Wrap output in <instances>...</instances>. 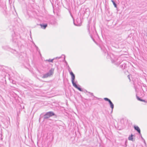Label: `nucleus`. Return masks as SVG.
Returning a JSON list of instances; mask_svg holds the SVG:
<instances>
[{
    "mask_svg": "<svg viewBox=\"0 0 147 147\" xmlns=\"http://www.w3.org/2000/svg\"><path fill=\"white\" fill-rule=\"evenodd\" d=\"M55 115V114L53 111H49L47 112L44 116V119H47L50 117Z\"/></svg>",
    "mask_w": 147,
    "mask_h": 147,
    "instance_id": "obj_5",
    "label": "nucleus"
},
{
    "mask_svg": "<svg viewBox=\"0 0 147 147\" xmlns=\"http://www.w3.org/2000/svg\"><path fill=\"white\" fill-rule=\"evenodd\" d=\"M86 92H88V93H89L90 94V95L92 96H93L94 97H95L93 95V93H91L90 92H88L86 90Z\"/></svg>",
    "mask_w": 147,
    "mask_h": 147,
    "instance_id": "obj_21",
    "label": "nucleus"
},
{
    "mask_svg": "<svg viewBox=\"0 0 147 147\" xmlns=\"http://www.w3.org/2000/svg\"><path fill=\"white\" fill-rule=\"evenodd\" d=\"M19 34H16L15 32L12 35V42L16 44L17 45L19 46L21 45V42L18 40L20 38Z\"/></svg>",
    "mask_w": 147,
    "mask_h": 147,
    "instance_id": "obj_4",
    "label": "nucleus"
},
{
    "mask_svg": "<svg viewBox=\"0 0 147 147\" xmlns=\"http://www.w3.org/2000/svg\"><path fill=\"white\" fill-rule=\"evenodd\" d=\"M104 99L105 101H108L109 102L110 107L111 109V112H112L114 107V104L111 100L108 98H105Z\"/></svg>",
    "mask_w": 147,
    "mask_h": 147,
    "instance_id": "obj_7",
    "label": "nucleus"
},
{
    "mask_svg": "<svg viewBox=\"0 0 147 147\" xmlns=\"http://www.w3.org/2000/svg\"><path fill=\"white\" fill-rule=\"evenodd\" d=\"M54 71V69L51 68L50 69L49 71L47 73L49 74V75L51 76V75H52L53 74Z\"/></svg>",
    "mask_w": 147,
    "mask_h": 147,
    "instance_id": "obj_13",
    "label": "nucleus"
},
{
    "mask_svg": "<svg viewBox=\"0 0 147 147\" xmlns=\"http://www.w3.org/2000/svg\"><path fill=\"white\" fill-rule=\"evenodd\" d=\"M128 78L129 79V80H130V77H129V75H128Z\"/></svg>",
    "mask_w": 147,
    "mask_h": 147,
    "instance_id": "obj_29",
    "label": "nucleus"
},
{
    "mask_svg": "<svg viewBox=\"0 0 147 147\" xmlns=\"http://www.w3.org/2000/svg\"><path fill=\"white\" fill-rule=\"evenodd\" d=\"M136 97L137 98V99L139 101H140L141 100V98H140L139 96H138L137 95H136Z\"/></svg>",
    "mask_w": 147,
    "mask_h": 147,
    "instance_id": "obj_24",
    "label": "nucleus"
},
{
    "mask_svg": "<svg viewBox=\"0 0 147 147\" xmlns=\"http://www.w3.org/2000/svg\"><path fill=\"white\" fill-rule=\"evenodd\" d=\"M74 24L76 26H80L81 25V22L80 21V23H79V24H75L74 23Z\"/></svg>",
    "mask_w": 147,
    "mask_h": 147,
    "instance_id": "obj_22",
    "label": "nucleus"
},
{
    "mask_svg": "<svg viewBox=\"0 0 147 147\" xmlns=\"http://www.w3.org/2000/svg\"><path fill=\"white\" fill-rule=\"evenodd\" d=\"M141 88L143 92H145L147 91V86H146V84H143L141 86Z\"/></svg>",
    "mask_w": 147,
    "mask_h": 147,
    "instance_id": "obj_11",
    "label": "nucleus"
},
{
    "mask_svg": "<svg viewBox=\"0 0 147 147\" xmlns=\"http://www.w3.org/2000/svg\"><path fill=\"white\" fill-rule=\"evenodd\" d=\"M111 1L113 3V5L114 6V7H115L117 8V5L116 3L113 0H112Z\"/></svg>",
    "mask_w": 147,
    "mask_h": 147,
    "instance_id": "obj_19",
    "label": "nucleus"
},
{
    "mask_svg": "<svg viewBox=\"0 0 147 147\" xmlns=\"http://www.w3.org/2000/svg\"><path fill=\"white\" fill-rule=\"evenodd\" d=\"M14 82H15L13 81V80L12 81V83L13 84H14Z\"/></svg>",
    "mask_w": 147,
    "mask_h": 147,
    "instance_id": "obj_30",
    "label": "nucleus"
},
{
    "mask_svg": "<svg viewBox=\"0 0 147 147\" xmlns=\"http://www.w3.org/2000/svg\"><path fill=\"white\" fill-rule=\"evenodd\" d=\"M134 135L131 134L130 135H129L128 138V139L129 140L132 141H134L135 140V139L133 138Z\"/></svg>",
    "mask_w": 147,
    "mask_h": 147,
    "instance_id": "obj_15",
    "label": "nucleus"
},
{
    "mask_svg": "<svg viewBox=\"0 0 147 147\" xmlns=\"http://www.w3.org/2000/svg\"><path fill=\"white\" fill-rule=\"evenodd\" d=\"M16 54V56L19 58V59L22 61L24 60V56L26 55L23 52H21L18 54V52Z\"/></svg>",
    "mask_w": 147,
    "mask_h": 147,
    "instance_id": "obj_8",
    "label": "nucleus"
},
{
    "mask_svg": "<svg viewBox=\"0 0 147 147\" xmlns=\"http://www.w3.org/2000/svg\"><path fill=\"white\" fill-rule=\"evenodd\" d=\"M41 28L43 29H45L47 26V24H40Z\"/></svg>",
    "mask_w": 147,
    "mask_h": 147,
    "instance_id": "obj_14",
    "label": "nucleus"
},
{
    "mask_svg": "<svg viewBox=\"0 0 147 147\" xmlns=\"http://www.w3.org/2000/svg\"><path fill=\"white\" fill-rule=\"evenodd\" d=\"M35 47L36 48V50L40 54V55H41V54L40 53V51L38 47L34 44Z\"/></svg>",
    "mask_w": 147,
    "mask_h": 147,
    "instance_id": "obj_18",
    "label": "nucleus"
},
{
    "mask_svg": "<svg viewBox=\"0 0 147 147\" xmlns=\"http://www.w3.org/2000/svg\"><path fill=\"white\" fill-rule=\"evenodd\" d=\"M101 50L104 53L105 55H107V59L111 58V62L115 65L118 66L121 63V58L115 55L112 53L110 54L108 52L104 46L100 47Z\"/></svg>",
    "mask_w": 147,
    "mask_h": 147,
    "instance_id": "obj_1",
    "label": "nucleus"
},
{
    "mask_svg": "<svg viewBox=\"0 0 147 147\" xmlns=\"http://www.w3.org/2000/svg\"><path fill=\"white\" fill-rule=\"evenodd\" d=\"M90 21H89L88 22V24L87 25V27L90 37L92 40L95 42L94 37L95 38L98 37V35L96 32L95 26H91V28L90 27Z\"/></svg>",
    "mask_w": 147,
    "mask_h": 147,
    "instance_id": "obj_2",
    "label": "nucleus"
},
{
    "mask_svg": "<svg viewBox=\"0 0 147 147\" xmlns=\"http://www.w3.org/2000/svg\"><path fill=\"white\" fill-rule=\"evenodd\" d=\"M127 142V141L126 140L125 143L124 145V147H126L127 146V144H126V143Z\"/></svg>",
    "mask_w": 147,
    "mask_h": 147,
    "instance_id": "obj_25",
    "label": "nucleus"
},
{
    "mask_svg": "<svg viewBox=\"0 0 147 147\" xmlns=\"http://www.w3.org/2000/svg\"><path fill=\"white\" fill-rule=\"evenodd\" d=\"M50 76L49 75V74L47 73L45 74H43L42 77V78H45Z\"/></svg>",
    "mask_w": 147,
    "mask_h": 147,
    "instance_id": "obj_16",
    "label": "nucleus"
},
{
    "mask_svg": "<svg viewBox=\"0 0 147 147\" xmlns=\"http://www.w3.org/2000/svg\"><path fill=\"white\" fill-rule=\"evenodd\" d=\"M50 24L53 25H57V22L54 19L51 20L49 22Z\"/></svg>",
    "mask_w": 147,
    "mask_h": 147,
    "instance_id": "obj_10",
    "label": "nucleus"
},
{
    "mask_svg": "<svg viewBox=\"0 0 147 147\" xmlns=\"http://www.w3.org/2000/svg\"><path fill=\"white\" fill-rule=\"evenodd\" d=\"M60 58H61V57H57L55 58H54L53 59H49L48 60H46L45 61H48L49 62L53 63V61L55 59H57V58L60 59Z\"/></svg>",
    "mask_w": 147,
    "mask_h": 147,
    "instance_id": "obj_17",
    "label": "nucleus"
},
{
    "mask_svg": "<svg viewBox=\"0 0 147 147\" xmlns=\"http://www.w3.org/2000/svg\"><path fill=\"white\" fill-rule=\"evenodd\" d=\"M140 101H142V102H146V101L144 100H143L142 99H141V100H140Z\"/></svg>",
    "mask_w": 147,
    "mask_h": 147,
    "instance_id": "obj_27",
    "label": "nucleus"
},
{
    "mask_svg": "<svg viewBox=\"0 0 147 147\" xmlns=\"http://www.w3.org/2000/svg\"><path fill=\"white\" fill-rule=\"evenodd\" d=\"M143 140H144V144H145V145L146 146V142L145 141V140L144 139Z\"/></svg>",
    "mask_w": 147,
    "mask_h": 147,
    "instance_id": "obj_26",
    "label": "nucleus"
},
{
    "mask_svg": "<svg viewBox=\"0 0 147 147\" xmlns=\"http://www.w3.org/2000/svg\"><path fill=\"white\" fill-rule=\"evenodd\" d=\"M121 63H122V64L120 66V68L123 69H125L127 67V63H125L123 61H121Z\"/></svg>",
    "mask_w": 147,
    "mask_h": 147,
    "instance_id": "obj_9",
    "label": "nucleus"
},
{
    "mask_svg": "<svg viewBox=\"0 0 147 147\" xmlns=\"http://www.w3.org/2000/svg\"><path fill=\"white\" fill-rule=\"evenodd\" d=\"M67 68L69 74L71 75V81L73 84V85L75 88L77 89L78 90L80 91H83L82 89L80 88V86L79 85H77L76 83L77 82H75V76L74 74L71 71V69L69 67L68 65H67Z\"/></svg>",
    "mask_w": 147,
    "mask_h": 147,
    "instance_id": "obj_3",
    "label": "nucleus"
},
{
    "mask_svg": "<svg viewBox=\"0 0 147 147\" xmlns=\"http://www.w3.org/2000/svg\"><path fill=\"white\" fill-rule=\"evenodd\" d=\"M64 62L66 64V65H68V63H67V62L65 60V56H64Z\"/></svg>",
    "mask_w": 147,
    "mask_h": 147,
    "instance_id": "obj_23",
    "label": "nucleus"
},
{
    "mask_svg": "<svg viewBox=\"0 0 147 147\" xmlns=\"http://www.w3.org/2000/svg\"><path fill=\"white\" fill-rule=\"evenodd\" d=\"M135 130L137 131L140 135H141L140 132V130L139 127L137 126H135L134 127Z\"/></svg>",
    "mask_w": 147,
    "mask_h": 147,
    "instance_id": "obj_12",
    "label": "nucleus"
},
{
    "mask_svg": "<svg viewBox=\"0 0 147 147\" xmlns=\"http://www.w3.org/2000/svg\"><path fill=\"white\" fill-rule=\"evenodd\" d=\"M2 48L3 49L5 50H8L14 54H16L17 53V51L16 50L10 48L8 46L6 45L3 46L2 47Z\"/></svg>",
    "mask_w": 147,
    "mask_h": 147,
    "instance_id": "obj_6",
    "label": "nucleus"
},
{
    "mask_svg": "<svg viewBox=\"0 0 147 147\" xmlns=\"http://www.w3.org/2000/svg\"><path fill=\"white\" fill-rule=\"evenodd\" d=\"M5 3L4 2H3L1 4H0V6L1 7H5Z\"/></svg>",
    "mask_w": 147,
    "mask_h": 147,
    "instance_id": "obj_20",
    "label": "nucleus"
},
{
    "mask_svg": "<svg viewBox=\"0 0 147 147\" xmlns=\"http://www.w3.org/2000/svg\"><path fill=\"white\" fill-rule=\"evenodd\" d=\"M140 136H141V137L142 139L143 140H144V139L143 138V137H142V135H140Z\"/></svg>",
    "mask_w": 147,
    "mask_h": 147,
    "instance_id": "obj_28",
    "label": "nucleus"
}]
</instances>
